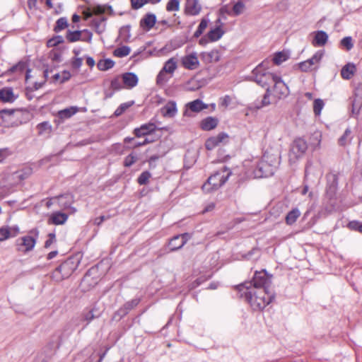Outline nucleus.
Listing matches in <instances>:
<instances>
[{
    "label": "nucleus",
    "mask_w": 362,
    "mask_h": 362,
    "mask_svg": "<svg viewBox=\"0 0 362 362\" xmlns=\"http://www.w3.org/2000/svg\"><path fill=\"white\" fill-rule=\"evenodd\" d=\"M280 163V154L277 150L267 149L253 170L255 178L268 177L274 174Z\"/></svg>",
    "instance_id": "nucleus-1"
},
{
    "label": "nucleus",
    "mask_w": 362,
    "mask_h": 362,
    "mask_svg": "<svg viewBox=\"0 0 362 362\" xmlns=\"http://www.w3.org/2000/svg\"><path fill=\"white\" fill-rule=\"evenodd\" d=\"M238 294L240 298L245 299L250 304L254 311L263 310L276 297L275 293L266 290H243L238 292Z\"/></svg>",
    "instance_id": "nucleus-2"
},
{
    "label": "nucleus",
    "mask_w": 362,
    "mask_h": 362,
    "mask_svg": "<svg viewBox=\"0 0 362 362\" xmlns=\"http://www.w3.org/2000/svg\"><path fill=\"white\" fill-rule=\"evenodd\" d=\"M272 277L273 275L269 274L266 269L255 271L250 281L236 286L235 289L238 292L250 289L268 291L272 284Z\"/></svg>",
    "instance_id": "nucleus-3"
},
{
    "label": "nucleus",
    "mask_w": 362,
    "mask_h": 362,
    "mask_svg": "<svg viewBox=\"0 0 362 362\" xmlns=\"http://www.w3.org/2000/svg\"><path fill=\"white\" fill-rule=\"evenodd\" d=\"M276 76L277 75L267 71L264 66V62H262L252 70L250 77L267 91V88L271 90V86Z\"/></svg>",
    "instance_id": "nucleus-4"
},
{
    "label": "nucleus",
    "mask_w": 362,
    "mask_h": 362,
    "mask_svg": "<svg viewBox=\"0 0 362 362\" xmlns=\"http://www.w3.org/2000/svg\"><path fill=\"white\" fill-rule=\"evenodd\" d=\"M79 264L80 261L74 257L67 258L54 270L52 278L56 281L69 278L78 268Z\"/></svg>",
    "instance_id": "nucleus-5"
},
{
    "label": "nucleus",
    "mask_w": 362,
    "mask_h": 362,
    "mask_svg": "<svg viewBox=\"0 0 362 362\" xmlns=\"http://www.w3.org/2000/svg\"><path fill=\"white\" fill-rule=\"evenodd\" d=\"M308 149L307 142L303 138L296 139L291 144L288 156L290 162H296L302 158Z\"/></svg>",
    "instance_id": "nucleus-6"
},
{
    "label": "nucleus",
    "mask_w": 362,
    "mask_h": 362,
    "mask_svg": "<svg viewBox=\"0 0 362 362\" xmlns=\"http://www.w3.org/2000/svg\"><path fill=\"white\" fill-rule=\"evenodd\" d=\"M226 181V177L220 172H216L211 175L202 185V190L206 193H210L217 190Z\"/></svg>",
    "instance_id": "nucleus-7"
},
{
    "label": "nucleus",
    "mask_w": 362,
    "mask_h": 362,
    "mask_svg": "<svg viewBox=\"0 0 362 362\" xmlns=\"http://www.w3.org/2000/svg\"><path fill=\"white\" fill-rule=\"evenodd\" d=\"M57 199L59 206L62 209H69L71 213L76 211V208L72 206L74 202V196L71 193H65L59 196L54 197Z\"/></svg>",
    "instance_id": "nucleus-8"
},
{
    "label": "nucleus",
    "mask_w": 362,
    "mask_h": 362,
    "mask_svg": "<svg viewBox=\"0 0 362 362\" xmlns=\"http://www.w3.org/2000/svg\"><path fill=\"white\" fill-rule=\"evenodd\" d=\"M271 92L278 98L286 97L289 95V89L280 76H276Z\"/></svg>",
    "instance_id": "nucleus-9"
},
{
    "label": "nucleus",
    "mask_w": 362,
    "mask_h": 362,
    "mask_svg": "<svg viewBox=\"0 0 362 362\" xmlns=\"http://www.w3.org/2000/svg\"><path fill=\"white\" fill-rule=\"evenodd\" d=\"M36 244V238L25 235L16 240L18 250L23 252L31 251Z\"/></svg>",
    "instance_id": "nucleus-10"
},
{
    "label": "nucleus",
    "mask_w": 362,
    "mask_h": 362,
    "mask_svg": "<svg viewBox=\"0 0 362 362\" xmlns=\"http://www.w3.org/2000/svg\"><path fill=\"white\" fill-rule=\"evenodd\" d=\"M190 235L187 233L173 236L169 241L168 246L170 252L181 249L188 241Z\"/></svg>",
    "instance_id": "nucleus-11"
},
{
    "label": "nucleus",
    "mask_w": 362,
    "mask_h": 362,
    "mask_svg": "<svg viewBox=\"0 0 362 362\" xmlns=\"http://www.w3.org/2000/svg\"><path fill=\"white\" fill-rule=\"evenodd\" d=\"M272 93L271 90L267 88V91L265 92L262 99L257 98L253 103L248 105V110L251 113H253L257 112L258 110L269 105L271 103L269 97Z\"/></svg>",
    "instance_id": "nucleus-12"
},
{
    "label": "nucleus",
    "mask_w": 362,
    "mask_h": 362,
    "mask_svg": "<svg viewBox=\"0 0 362 362\" xmlns=\"http://www.w3.org/2000/svg\"><path fill=\"white\" fill-rule=\"evenodd\" d=\"M327 185L326 192L330 197L335 194L339 184V178L337 174L329 173L326 175Z\"/></svg>",
    "instance_id": "nucleus-13"
},
{
    "label": "nucleus",
    "mask_w": 362,
    "mask_h": 362,
    "mask_svg": "<svg viewBox=\"0 0 362 362\" xmlns=\"http://www.w3.org/2000/svg\"><path fill=\"white\" fill-rule=\"evenodd\" d=\"M156 129V125L153 122L144 124L140 127L134 129V134L137 138L151 135Z\"/></svg>",
    "instance_id": "nucleus-14"
},
{
    "label": "nucleus",
    "mask_w": 362,
    "mask_h": 362,
    "mask_svg": "<svg viewBox=\"0 0 362 362\" xmlns=\"http://www.w3.org/2000/svg\"><path fill=\"white\" fill-rule=\"evenodd\" d=\"M208 105L205 104L202 100L196 99L186 104V110L184 112L185 115L189 116V111L193 112H199L202 110L206 109Z\"/></svg>",
    "instance_id": "nucleus-15"
},
{
    "label": "nucleus",
    "mask_w": 362,
    "mask_h": 362,
    "mask_svg": "<svg viewBox=\"0 0 362 362\" xmlns=\"http://www.w3.org/2000/svg\"><path fill=\"white\" fill-rule=\"evenodd\" d=\"M352 115H358L362 106V87L358 88L354 93V98L351 99Z\"/></svg>",
    "instance_id": "nucleus-16"
},
{
    "label": "nucleus",
    "mask_w": 362,
    "mask_h": 362,
    "mask_svg": "<svg viewBox=\"0 0 362 362\" xmlns=\"http://www.w3.org/2000/svg\"><path fill=\"white\" fill-rule=\"evenodd\" d=\"M156 23V15L151 13H148L140 20L139 25L143 30L149 31L154 27Z\"/></svg>",
    "instance_id": "nucleus-17"
},
{
    "label": "nucleus",
    "mask_w": 362,
    "mask_h": 362,
    "mask_svg": "<svg viewBox=\"0 0 362 362\" xmlns=\"http://www.w3.org/2000/svg\"><path fill=\"white\" fill-rule=\"evenodd\" d=\"M226 139V133L221 132L216 136H211L206 139L205 147L207 150H213Z\"/></svg>",
    "instance_id": "nucleus-18"
},
{
    "label": "nucleus",
    "mask_w": 362,
    "mask_h": 362,
    "mask_svg": "<svg viewBox=\"0 0 362 362\" xmlns=\"http://www.w3.org/2000/svg\"><path fill=\"white\" fill-rule=\"evenodd\" d=\"M182 64L185 69L193 70L198 66L199 62L196 54L193 53L184 57L182 59Z\"/></svg>",
    "instance_id": "nucleus-19"
},
{
    "label": "nucleus",
    "mask_w": 362,
    "mask_h": 362,
    "mask_svg": "<svg viewBox=\"0 0 362 362\" xmlns=\"http://www.w3.org/2000/svg\"><path fill=\"white\" fill-rule=\"evenodd\" d=\"M328 40V35L324 30H317L314 33L312 44L315 47H322Z\"/></svg>",
    "instance_id": "nucleus-20"
},
{
    "label": "nucleus",
    "mask_w": 362,
    "mask_h": 362,
    "mask_svg": "<svg viewBox=\"0 0 362 362\" xmlns=\"http://www.w3.org/2000/svg\"><path fill=\"white\" fill-rule=\"evenodd\" d=\"M122 82L125 86L132 88L138 83L139 78L133 72L124 73L122 75Z\"/></svg>",
    "instance_id": "nucleus-21"
},
{
    "label": "nucleus",
    "mask_w": 362,
    "mask_h": 362,
    "mask_svg": "<svg viewBox=\"0 0 362 362\" xmlns=\"http://www.w3.org/2000/svg\"><path fill=\"white\" fill-rule=\"evenodd\" d=\"M218 124V119L214 117H207L200 122V128L204 131L215 129Z\"/></svg>",
    "instance_id": "nucleus-22"
},
{
    "label": "nucleus",
    "mask_w": 362,
    "mask_h": 362,
    "mask_svg": "<svg viewBox=\"0 0 362 362\" xmlns=\"http://www.w3.org/2000/svg\"><path fill=\"white\" fill-rule=\"evenodd\" d=\"M153 139H149L148 137H146L142 141H136L134 137H126L124 139V144H132L129 146H126L124 148L127 149L135 148L139 146H145L148 144L153 142Z\"/></svg>",
    "instance_id": "nucleus-23"
},
{
    "label": "nucleus",
    "mask_w": 362,
    "mask_h": 362,
    "mask_svg": "<svg viewBox=\"0 0 362 362\" xmlns=\"http://www.w3.org/2000/svg\"><path fill=\"white\" fill-rule=\"evenodd\" d=\"M18 96H15L11 88H4L0 89V100L4 103H13Z\"/></svg>",
    "instance_id": "nucleus-24"
},
{
    "label": "nucleus",
    "mask_w": 362,
    "mask_h": 362,
    "mask_svg": "<svg viewBox=\"0 0 362 362\" xmlns=\"http://www.w3.org/2000/svg\"><path fill=\"white\" fill-rule=\"evenodd\" d=\"M356 71V65L349 62L345 64L341 70V76L344 79L349 80Z\"/></svg>",
    "instance_id": "nucleus-25"
},
{
    "label": "nucleus",
    "mask_w": 362,
    "mask_h": 362,
    "mask_svg": "<svg viewBox=\"0 0 362 362\" xmlns=\"http://www.w3.org/2000/svg\"><path fill=\"white\" fill-rule=\"evenodd\" d=\"M161 112L164 117H173L177 112L176 103L175 101H169L161 109Z\"/></svg>",
    "instance_id": "nucleus-26"
},
{
    "label": "nucleus",
    "mask_w": 362,
    "mask_h": 362,
    "mask_svg": "<svg viewBox=\"0 0 362 362\" xmlns=\"http://www.w3.org/2000/svg\"><path fill=\"white\" fill-rule=\"evenodd\" d=\"M107 18L104 16L95 18L91 21V25L95 31L98 34H102L105 30V21Z\"/></svg>",
    "instance_id": "nucleus-27"
},
{
    "label": "nucleus",
    "mask_w": 362,
    "mask_h": 362,
    "mask_svg": "<svg viewBox=\"0 0 362 362\" xmlns=\"http://www.w3.org/2000/svg\"><path fill=\"white\" fill-rule=\"evenodd\" d=\"M201 6L198 0H187L186 6V11L188 14L195 16L199 13Z\"/></svg>",
    "instance_id": "nucleus-28"
},
{
    "label": "nucleus",
    "mask_w": 362,
    "mask_h": 362,
    "mask_svg": "<svg viewBox=\"0 0 362 362\" xmlns=\"http://www.w3.org/2000/svg\"><path fill=\"white\" fill-rule=\"evenodd\" d=\"M67 219L68 215L60 211L53 213L49 218L52 223L54 225H62Z\"/></svg>",
    "instance_id": "nucleus-29"
},
{
    "label": "nucleus",
    "mask_w": 362,
    "mask_h": 362,
    "mask_svg": "<svg viewBox=\"0 0 362 362\" xmlns=\"http://www.w3.org/2000/svg\"><path fill=\"white\" fill-rule=\"evenodd\" d=\"M245 8V6L243 2V0H238L233 4L231 11L228 10V15L238 16L243 13Z\"/></svg>",
    "instance_id": "nucleus-30"
},
{
    "label": "nucleus",
    "mask_w": 362,
    "mask_h": 362,
    "mask_svg": "<svg viewBox=\"0 0 362 362\" xmlns=\"http://www.w3.org/2000/svg\"><path fill=\"white\" fill-rule=\"evenodd\" d=\"M289 57L290 52L288 51L283 50L276 52L272 60L276 65H280L282 62L286 61Z\"/></svg>",
    "instance_id": "nucleus-31"
},
{
    "label": "nucleus",
    "mask_w": 362,
    "mask_h": 362,
    "mask_svg": "<svg viewBox=\"0 0 362 362\" xmlns=\"http://www.w3.org/2000/svg\"><path fill=\"white\" fill-rule=\"evenodd\" d=\"M243 171V166L236 167L233 170H230L228 168V180L232 176L237 175L238 179L236 180L237 182H243L245 177V175H242V172Z\"/></svg>",
    "instance_id": "nucleus-32"
},
{
    "label": "nucleus",
    "mask_w": 362,
    "mask_h": 362,
    "mask_svg": "<svg viewBox=\"0 0 362 362\" xmlns=\"http://www.w3.org/2000/svg\"><path fill=\"white\" fill-rule=\"evenodd\" d=\"M177 67V61L175 58L173 57L165 62L162 69L163 72H166L170 75H173Z\"/></svg>",
    "instance_id": "nucleus-33"
},
{
    "label": "nucleus",
    "mask_w": 362,
    "mask_h": 362,
    "mask_svg": "<svg viewBox=\"0 0 362 362\" xmlns=\"http://www.w3.org/2000/svg\"><path fill=\"white\" fill-rule=\"evenodd\" d=\"M300 215V211L298 210V209L297 208H295V209H293L291 211H290L286 216V223L288 224V225H292L293 223H294L297 218L299 217V216Z\"/></svg>",
    "instance_id": "nucleus-34"
},
{
    "label": "nucleus",
    "mask_w": 362,
    "mask_h": 362,
    "mask_svg": "<svg viewBox=\"0 0 362 362\" xmlns=\"http://www.w3.org/2000/svg\"><path fill=\"white\" fill-rule=\"evenodd\" d=\"M114 65L115 62L110 59H101L97 64L98 69L100 71H107L112 68Z\"/></svg>",
    "instance_id": "nucleus-35"
},
{
    "label": "nucleus",
    "mask_w": 362,
    "mask_h": 362,
    "mask_svg": "<svg viewBox=\"0 0 362 362\" xmlns=\"http://www.w3.org/2000/svg\"><path fill=\"white\" fill-rule=\"evenodd\" d=\"M76 112V108L71 107L58 112V117L61 119H66L72 117Z\"/></svg>",
    "instance_id": "nucleus-36"
},
{
    "label": "nucleus",
    "mask_w": 362,
    "mask_h": 362,
    "mask_svg": "<svg viewBox=\"0 0 362 362\" xmlns=\"http://www.w3.org/2000/svg\"><path fill=\"white\" fill-rule=\"evenodd\" d=\"M82 35V31L81 30H75L71 31L69 30L66 35V38L68 42H75L78 40H81V37Z\"/></svg>",
    "instance_id": "nucleus-37"
},
{
    "label": "nucleus",
    "mask_w": 362,
    "mask_h": 362,
    "mask_svg": "<svg viewBox=\"0 0 362 362\" xmlns=\"http://www.w3.org/2000/svg\"><path fill=\"white\" fill-rule=\"evenodd\" d=\"M223 34V32L221 30V29L217 27L211 30L207 33V37L209 38V41L214 42L220 39Z\"/></svg>",
    "instance_id": "nucleus-38"
},
{
    "label": "nucleus",
    "mask_w": 362,
    "mask_h": 362,
    "mask_svg": "<svg viewBox=\"0 0 362 362\" xmlns=\"http://www.w3.org/2000/svg\"><path fill=\"white\" fill-rule=\"evenodd\" d=\"M54 353V351L53 349L50 350L49 346H45L39 356L41 362H47L51 358Z\"/></svg>",
    "instance_id": "nucleus-39"
},
{
    "label": "nucleus",
    "mask_w": 362,
    "mask_h": 362,
    "mask_svg": "<svg viewBox=\"0 0 362 362\" xmlns=\"http://www.w3.org/2000/svg\"><path fill=\"white\" fill-rule=\"evenodd\" d=\"M62 341V337L59 335L54 334L52 336L50 340L46 345L47 346H49V349H53L55 351L56 349L59 348L60 343Z\"/></svg>",
    "instance_id": "nucleus-40"
},
{
    "label": "nucleus",
    "mask_w": 362,
    "mask_h": 362,
    "mask_svg": "<svg viewBox=\"0 0 362 362\" xmlns=\"http://www.w3.org/2000/svg\"><path fill=\"white\" fill-rule=\"evenodd\" d=\"M68 21L66 17H62L59 18L57 21L56 24L54 27V31L55 33H59L61 30L65 29L66 27H68Z\"/></svg>",
    "instance_id": "nucleus-41"
},
{
    "label": "nucleus",
    "mask_w": 362,
    "mask_h": 362,
    "mask_svg": "<svg viewBox=\"0 0 362 362\" xmlns=\"http://www.w3.org/2000/svg\"><path fill=\"white\" fill-rule=\"evenodd\" d=\"M107 10H110L112 12V6L98 4V5H95L94 6H93L92 13L94 15L101 16L104 13H105V11Z\"/></svg>",
    "instance_id": "nucleus-42"
},
{
    "label": "nucleus",
    "mask_w": 362,
    "mask_h": 362,
    "mask_svg": "<svg viewBox=\"0 0 362 362\" xmlns=\"http://www.w3.org/2000/svg\"><path fill=\"white\" fill-rule=\"evenodd\" d=\"M141 302L140 298H135L126 302L122 306L125 310L129 313L132 310L135 308Z\"/></svg>",
    "instance_id": "nucleus-43"
},
{
    "label": "nucleus",
    "mask_w": 362,
    "mask_h": 362,
    "mask_svg": "<svg viewBox=\"0 0 362 362\" xmlns=\"http://www.w3.org/2000/svg\"><path fill=\"white\" fill-rule=\"evenodd\" d=\"M131 49L128 46H121L114 51V55L117 57H124L130 53Z\"/></svg>",
    "instance_id": "nucleus-44"
},
{
    "label": "nucleus",
    "mask_w": 362,
    "mask_h": 362,
    "mask_svg": "<svg viewBox=\"0 0 362 362\" xmlns=\"http://www.w3.org/2000/svg\"><path fill=\"white\" fill-rule=\"evenodd\" d=\"M134 101L122 103L115 111L114 115L119 117L122 115L129 107L133 105Z\"/></svg>",
    "instance_id": "nucleus-45"
},
{
    "label": "nucleus",
    "mask_w": 362,
    "mask_h": 362,
    "mask_svg": "<svg viewBox=\"0 0 362 362\" xmlns=\"http://www.w3.org/2000/svg\"><path fill=\"white\" fill-rule=\"evenodd\" d=\"M64 42V37L62 35H55L47 42L48 47H54Z\"/></svg>",
    "instance_id": "nucleus-46"
},
{
    "label": "nucleus",
    "mask_w": 362,
    "mask_h": 362,
    "mask_svg": "<svg viewBox=\"0 0 362 362\" xmlns=\"http://www.w3.org/2000/svg\"><path fill=\"white\" fill-rule=\"evenodd\" d=\"M95 308H92L87 313H84L83 315L81 320L86 321V325L90 323L93 320L99 317L100 315H95Z\"/></svg>",
    "instance_id": "nucleus-47"
},
{
    "label": "nucleus",
    "mask_w": 362,
    "mask_h": 362,
    "mask_svg": "<svg viewBox=\"0 0 362 362\" xmlns=\"http://www.w3.org/2000/svg\"><path fill=\"white\" fill-rule=\"evenodd\" d=\"M340 46L345 48L346 51L351 50L354 47L352 37L351 36L343 37L340 41Z\"/></svg>",
    "instance_id": "nucleus-48"
},
{
    "label": "nucleus",
    "mask_w": 362,
    "mask_h": 362,
    "mask_svg": "<svg viewBox=\"0 0 362 362\" xmlns=\"http://www.w3.org/2000/svg\"><path fill=\"white\" fill-rule=\"evenodd\" d=\"M131 26L129 25H127L122 26L119 31V36L125 41H128L131 37L130 33Z\"/></svg>",
    "instance_id": "nucleus-49"
},
{
    "label": "nucleus",
    "mask_w": 362,
    "mask_h": 362,
    "mask_svg": "<svg viewBox=\"0 0 362 362\" xmlns=\"http://www.w3.org/2000/svg\"><path fill=\"white\" fill-rule=\"evenodd\" d=\"M325 105L324 101L320 98H317L313 102V112L315 115H320Z\"/></svg>",
    "instance_id": "nucleus-50"
},
{
    "label": "nucleus",
    "mask_w": 362,
    "mask_h": 362,
    "mask_svg": "<svg viewBox=\"0 0 362 362\" xmlns=\"http://www.w3.org/2000/svg\"><path fill=\"white\" fill-rule=\"evenodd\" d=\"M347 228L351 230L362 233V222L359 221H351L347 224Z\"/></svg>",
    "instance_id": "nucleus-51"
},
{
    "label": "nucleus",
    "mask_w": 362,
    "mask_h": 362,
    "mask_svg": "<svg viewBox=\"0 0 362 362\" xmlns=\"http://www.w3.org/2000/svg\"><path fill=\"white\" fill-rule=\"evenodd\" d=\"M137 160L138 157L136 154H135L134 153H132L124 158V166L127 168L131 167L134 163H135L137 161Z\"/></svg>",
    "instance_id": "nucleus-52"
},
{
    "label": "nucleus",
    "mask_w": 362,
    "mask_h": 362,
    "mask_svg": "<svg viewBox=\"0 0 362 362\" xmlns=\"http://www.w3.org/2000/svg\"><path fill=\"white\" fill-rule=\"evenodd\" d=\"M151 174L148 170L144 171L137 178V182L140 185H146L148 182Z\"/></svg>",
    "instance_id": "nucleus-53"
},
{
    "label": "nucleus",
    "mask_w": 362,
    "mask_h": 362,
    "mask_svg": "<svg viewBox=\"0 0 362 362\" xmlns=\"http://www.w3.org/2000/svg\"><path fill=\"white\" fill-rule=\"evenodd\" d=\"M208 25V21L203 18L201 22L199 24V26L197 29V30L194 33V37L197 38L199 37L204 32V30L206 29Z\"/></svg>",
    "instance_id": "nucleus-54"
},
{
    "label": "nucleus",
    "mask_w": 362,
    "mask_h": 362,
    "mask_svg": "<svg viewBox=\"0 0 362 362\" xmlns=\"http://www.w3.org/2000/svg\"><path fill=\"white\" fill-rule=\"evenodd\" d=\"M27 66H28V64L26 62H19L16 65L11 66L9 69V71L12 72V73L16 72V71H19V72L22 73L28 69Z\"/></svg>",
    "instance_id": "nucleus-55"
},
{
    "label": "nucleus",
    "mask_w": 362,
    "mask_h": 362,
    "mask_svg": "<svg viewBox=\"0 0 362 362\" xmlns=\"http://www.w3.org/2000/svg\"><path fill=\"white\" fill-rule=\"evenodd\" d=\"M168 73L163 72V69H161L156 77V83L158 86H163L165 83H167L170 78L166 76Z\"/></svg>",
    "instance_id": "nucleus-56"
},
{
    "label": "nucleus",
    "mask_w": 362,
    "mask_h": 362,
    "mask_svg": "<svg viewBox=\"0 0 362 362\" xmlns=\"http://www.w3.org/2000/svg\"><path fill=\"white\" fill-rule=\"evenodd\" d=\"M123 88L119 76L114 78L110 82V89L118 91Z\"/></svg>",
    "instance_id": "nucleus-57"
},
{
    "label": "nucleus",
    "mask_w": 362,
    "mask_h": 362,
    "mask_svg": "<svg viewBox=\"0 0 362 362\" xmlns=\"http://www.w3.org/2000/svg\"><path fill=\"white\" fill-rule=\"evenodd\" d=\"M128 313L125 310L123 306H121L113 315L112 320L119 321L125 317Z\"/></svg>",
    "instance_id": "nucleus-58"
},
{
    "label": "nucleus",
    "mask_w": 362,
    "mask_h": 362,
    "mask_svg": "<svg viewBox=\"0 0 362 362\" xmlns=\"http://www.w3.org/2000/svg\"><path fill=\"white\" fill-rule=\"evenodd\" d=\"M180 8V2L178 0H169L166 6L168 11H176Z\"/></svg>",
    "instance_id": "nucleus-59"
},
{
    "label": "nucleus",
    "mask_w": 362,
    "mask_h": 362,
    "mask_svg": "<svg viewBox=\"0 0 362 362\" xmlns=\"http://www.w3.org/2000/svg\"><path fill=\"white\" fill-rule=\"evenodd\" d=\"M323 57V52L322 51H317L314 54V55L308 59V64H311L312 66L315 64L319 62L321 59Z\"/></svg>",
    "instance_id": "nucleus-60"
},
{
    "label": "nucleus",
    "mask_w": 362,
    "mask_h": 362,
    "mask_svg": "<svg viewBox=\"0 0 362 362\" xmlns=\"http://www.w3.org/2000/svg\"><path fill=\"white\" fill-rule=\"evenodd\" d=\"M52 128L49 122H42L37 125L39 134H42L45 132L50 130Z\"/></svg>",
    "instance_id": "nucleus-61"
},
{
    "label": "nucleus",
    "mask_w": 362,
    "mask_h": 362,
    "mask_svg": "<svg viewBox=\"0 0 362 362\" xmlns=\"http://www.w3.org/2000/svg\"><path fill=\"white\" fill-rule=\"evenodd\" d=\"M132 8L134 10L139 9L146 4H148V0H130Z\"/></svg>",
    "instance_id": "nucleus-62"
},
{
    "label": "nucleus",
    "mask_w": 362,
    "mask_h": 362,
    "mask_svg": "<svg viewBox=\"0 0 362 362\" xmlns=\"http://www.w3.org/2000/svg\"><path fill=\"white\" fill-rule=\"evenodd\" d=\"M12 154V151L8 148H0V163H3L4 160Z\"/></svg>",
    "instance_id": "nucleus-63"
},
{
    "label": "nucleus",
    "mask_w": 362,
    "mask_h": 362,
    "mask_svg": "<svg viewBox=\"0 0 362 362\" xmlns=\"http://www.w3.org/2000/svg\"><path fill=\"white\" fill-rule=\"evenodd\" d=\"M11 176L12 180H15L16 182H19L26 178V176L22 171H16L13 173Z\"/></svg>",
    "instance_id": "nucleus-64"
}]
</instances>
